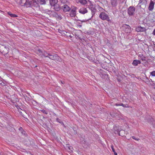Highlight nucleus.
<instances>
[{"mask_svg":"<svg viewBox=\"0 0 155 155\" xmlns=\"http://www.w3.org/2000/svg\"><path fill=\"white\" fill-rule=\"evenodd\" d=\"M36 53L39 55H42L45 57H48L50 59L55 61H57L61 62V59L58 55L55 54H51L48 53L47 52L44 51L42 52V51L39 49L36 50Z\"/></svg>","mask_w":155,"mask_h":155,"instance_id":"obj_1","label":"nucleus"},{"mask_svg":"<svg viewBox=\"0 0 155 155\" xmlns=\"http://www.w3.org/2000/svg\"><path fill=\"white\" fill-rule=\"evenodd\" d=\"M99 17L102 20H106L110 22L111 21L108 15L104 12H101L99 15Z\"/></svg>","mask_w":155,"mask_h":155,"instance_id":"obj_2","label":"nucleus"},{"mask_svg":"<svg viewBox=\"0 0 155 155\" xmlns=\"http://www.w3.org/2000/svg\"><path fill=\"white\" fill-rule=\"evenodd\" d=\"M77 8L74 6H71V8L70 13V16L71 17H75L76 16V10Z\"/></svg>","mask_w":155,"mask_h":155,"instance_id":"obj_3","label":"nucleus"},{"mask_svg":"<svg viewBox=\"0 0 155 155\" xmlns=\"http://www.w3.org/2000/svg\"><path fill=\"white\" fill-rule=\"evenodd\" d=\"M8 48L3 45L0 46V52L4 55L7 54L8 51Z\"/></svg>","mask_w":155,"mask_h":155,"instance_id":"obj_4","label":"nucleus"},{"mask_svg":"<svg viewBox=\"0 0 155 155\" xmlns=\"http://www.w3.org/2000/svg\"><path fill=\"white\" fill-rule=\"evenodd\" d=\"M122 28L123 31L127 33H130L131 31L130 26L126 24L123 25L122 26Z\"/></svg>","mask_w":155,"mask_h":155,"instance_id":"obj_5","label":"nucleus"},{"mask_svg":"<svg viewBox=\"0 0 155 155\" xmlns=\"http://www.w3.org/2000/svg\"><path fill=\"white\" fill-rule=\"evenodd\" d=\"M135 11V8L133 6H130L128 8V14L129 16H133L134 14Z\"/></svg>","mask_w":155,"mask_h":155,"instance_id":"obj_6","label":"nucleus"},{"mask_svg":"<svg viewBox=\"0 0 155 155\" xmlns=\"http://www.w3.org/2000/svg\"><path fill=\"white\" fill-rule=\"evenodd\" d=\"M71 8V6L70 7L68 5V4L64 5L61 7L63 11L64 12H69Z\"/></svg>","mask_w":155,"mask_h":155,"instance_id":"obj_7","label":"nucleus"},{"mask_svg":"<svg viewBox=\"0 0 155 155\" xmlns=\"http://www.w3.org/2000/svg\"><path fill=\"white\" fill-rule=\"evenodd\" d=\"M89 8L91 11L92 15L91 17H92L94 16L97 11L95 5H91L89 6Z\"/></svg>","mask_w":155,"mask_h":155,"instance_id":"obj_8","label":"nucleus"},{"mask_svg":"<svg viewBox=\"0 0 155 155\" xmlns=\"http://www.w3.org/2000/svg\"><path fill=\"white\" fill-rule=\"evenodd\" d=\"M147 2L146 0H140L138 5H140L139 6L141 8H145Z\"/></svg>","mask_w":155,"mask_h":155,"instance_id":"obj_9","label":"nucleus"},{"mask_svg":"<svg viewBox=\"0 0 155 155\" xmlns=\"http://www.w3.org/2000/svg\"><path fill=\"white\" fill-rule=\"evenodd\" d=\"M147 18V22L148 24L151 25L155 24V21L151 16H148Z\"/></svg>","mask_w":155,"mask_h":155,"instance_id":"obj_10","label":"nucleus"},{"mask_svg":"<svg viewBox=\"0 0 155 155\" xmlns=\"http://www.w3.org/2000/svg\"><path fill=\"white\" fill-rule=\"evenodd\" d=\"M154 4H155L153 1L152 0L150 1L148 8V9L150 11H152L153 9Z\"/></svg>","mask_w":155,"mask_h":155,"instance_id":"obj_11","label":"nucleus"},{"mask_svg":"<svg viewBox=\"0 0 155 155\" xmlns=\"http://www.w3.org/2000/svg\"><path fill=\"white\" fill-rule=\"evenodd\" d=\"M136 31L137 32H144L146 31L145 27H141L140 26H138L136 28Z\"/></svg>","mask_w":155,"mask_h":155,"instance_id":"obj_12","label":"nucleus"},{"mask_svg":"<svg viewBox=\"0 0 155 155\" xmlns=\"http://www.w3.org/2000/svg\"><path fill=\"white\" fill-rule=\"evenodd\" d=\"M53 15L54 17L59 20H61L62 18V17L60 14L56 12H54Z\"/></svg>","mask_w":155,"mask_h":155,"instance_id":"obj_13","label":"nucleus"},{"mask_svg":"<svg viewBox=\"0 0 155 155\" xmlns=\"http://www.w3.org/2000/svg\"><path fill=\"white\" fill-rule=\"evenodd\" d=\"M79 12L80 13L84 14L87 13V10L86 8H82L79 9Z\"/></svg>","mask_w":155,"mask_h":155,"instance_id":"obj_14","label":"nucleus"},{"mask_svg":"<svg viewBox=\"0 0 155 155\" xmlns=\"http://www.w3.org/2000/svg\"><path fill=\"white\" fill-rule=\"evenodd\" d=\"M31 1L29 0H26V2L24 3L23 6L27 7H30L31 6Z\"/></svg>","mask_w":155,"mask_h":155,"instance_id":"obj_15","label":"nucleus"},{"mask_svg":"<svg viewBox=\"0 0 155 155\" xmlns=\"http://www.w3.org/2000/svg\"><path fill=\"white\" fill-rule=\"evenodd\" d=\"M53 6L54 9L55 11H58L60 10V6L57 3L54 5Z\"/></svg>","mask_w":155,"mask_h":155,"instance_id":"obj_16","label":"nucleus"},{"mask_svg":"<svg viewBox=\"0 0 155 155\" xmlns=\"http://www.w3.org/2000/svg\"><path fill=\"white\" fill-rule=\"evenodd\" d=\"M58 0H50V5L52 6H53L58 3Z\"/></svg>","mask_w":155,"mask_h":155,"instance_id":"obj_17","label":"nucleus"},{"mask_svg":"<svg viewBox=\"0 0 155 155\" xmlns=\"http://www.w3.org/2000/svg\"><path fill=\"white\" fill-rule=\"evenodd\" d=\"M31 5L30 7H32L33 8V7H35L36 6V5H37V3L35 1V0H32L31 1Z\"/></svg>","mask_w":155,"mask_h":155,"instance_id":"obj_18","label":"nucleus"},{"mask_svg":"<svg viewBox=\"0 0 155 155\" xmlns=\"http://www.w3.org/2000/svg\"><path fill=\"white\" fill-rule=\"evenodd\" d=\"M141 64L140 61L137 60H135L133 62L132 64L134 66H137L138 64Z\"/></svg>","mask_w":155,"mask_h":155,"instance_id":"obj_19","label":"nucleus"},{"mask_svg":"<svg viewBox=\"0 0 155 155\" xmlns=\"http://www.w3.org/2000/svg\"><path fill=\"white\" fill-rule=\"evenodd\" d=\"M117 0H111L110 3L112 6L113 7L115 6L117 4Z\"/></svg>","mask_w":155,"mask_h":155,"instance_id":"obj_20","label":"nucleus"},{"mask_svg":"<svg viewBox=\"0 0 155 155\" xmlns=\"http://www.w3.org/2000/svg\"><path fill=\"white\" fill-rule=\"evenodd\" d=\"M61 3L62 4H69L70 3L69 0H59Z\"/></svg>","mask_w":155,"mask_h":155,"instance_id":"obj_21","label":"nucleus"},{"mask_svg":"<svg viewBox=\"0 0 155 155\" xmlns=\"http://www.w3.org/2000/svg\"><path fill=\"white\" fill-rule=\"evenodd\" d=\"M115 105L117 106H123V107H129V106L128 104L124 105L122 103L120 104H115Z\"/></svg>","mask_w":155,"mask_h":155,"instance_id":"obj_22","label":"nucleus"},{"mask_svg":"<svg viewBox=\"0 0 155 155\" xmlns=\"http://www.w3.org/2000/svg\"><path fill=\"white\" fill-rule=\"evenodd\" d=\"M78 2H79L82 5H85L87 3V1L86 0H78Z\"/></svg>","mask_w":155,"mask_h":155,"instance_id":"obj_23","label":"nucleus"},{"mask_svg":"<svg viewBox=\"0 0 155 155\" xmlns=\"http://www.w3.org/2000/svg\"><path fill=\"white\" fill-rule=\"evenodd\" d=\"M64 34L67 37H70L72 38L74 35L73 34H69L67 32H66V34Z\"/></svg>","mask_w":155,"mask_h":155,"instance_id":"obj_24","label":"nucleus"},{"mask_svg":"<svg viewBox=\"0 0 155 155\" xmlns=\"http://www.w3.org/2000/svg\"><path fill=\"white\" fill-rule=\"evenodd\" d=\"M8 14L11 17H18V16L15 14H12L10 12H8Z\"/></svg>","mask_w":155,"mask_h":155,"instance_id":"obj_25","label":"nucleus"},{"mask_svg":"<svg viewBox=\"0 0 155 155\" xmlns=\"http://www.w3.org/2000/svg\"><path fill=\"white\" fill-rule=\"evenodd\" d=\"M38 2L41 5H45L46 3V2L45 0H38Z\"/></svg>","mask_w":155,"mask_h":155,"instance_id":"obj_26","label":"nucleus"},{"mask_svg":"<svg viewBox=\"0 0 155 155\" xmlns=\"http://www.w3.org/2000/svg\"><path fill=\"white\" fill-rule=\"evenodd\" d=\"M140 57L142 61H146V57L144 56L143 55H142L141 56H140Z\"/></svg>","mask_w":155,"mask_h":155,"instance_id":"obj_27","label":"nucleus"},{"mask_svg":"<svg viewBox=\"0 0 155 155\" xmlns=\"http://www.w3.org/2000/svg\"><path fill=\"white\" fill-rule=\"evenodd\" d=\"M150 75L152 76L155 77V71H153L150 73Z\"/></svg>","mask_w":155,"mask_h":155,"instance_id":"obj_28","label":"nucleus"},{"mask_svg":"<svg viewBox=\"0 0 155 155\" xmlns=\"http://www.w3.org/2000/svg\"><path fill=\"white\" fill-rule=\"evenodd\" d=\"M41 111L43 112V113L45 114H48V112L46 110H45L43 109L41 110Z\"/></svg>","mask_w":155,"mask_h":155,"instance_id":"obj_29","label":"nucleus"},{"mask_svg":"<svg viewBox=\"0 0 155 155\" xmlns=\"http://www.w3.org/2000/svg\"><path fill=\"white\" fill-rule=\"evenodd\" d=\"M26 0H21V5L23 6L24 3L26 2Z\"/></svg>","mask_w":155,"mask_h":155,"instance_id":"obj_30","label":"nucleus"},{"mask_svg":"<svg viewBox=\"0 0 155 155\" xmlns=\"http://www.w3.org/2000/svg\"><path fill=\"white\" fill-rule=\"evenodd\" d=\"M132 138L135 140H139V139L138 138H136L134 136H133L132 137Z\"/></svg>","mask_w":155,"mask_h":155,"instance_id":"obj_31","label":"nucleus"},{"mask_svg":"<svg viewBox=\"0 0 155 155\" xmlns=\"http://www.w3.org/2000/svg\"><path fill=\"white\" fill-rule=\"evenodd\" d=\"M111 147L112 149V151L114 153V152H116L115 150H114V146H113V145H111Z\"/></svg>","mask_w":155,"mask_h":155,"instance_id":"obj_32","label":"nucleus"},{"mask_svg":"<svg viewBox=\"0 0 155 155\" xmlns=\"http://www.w3.org/2000/svg\"><path fill=\"white\" fill-rule=\"evenodd\" d=\"M19 130L20 131H22V130H23V129H22V128L21 127H20L19 128Z\"/></svg>","mask_w":155,"mask_h":155,"instance_id":"obj_33","label":"nucleus"},{"mask_svg":"<svg viewBox=\"0 0 155 155\" xmlns=\"http://www.w3.org/2000/svg\"><path fill=\"white\" fill-rule=\"evenodd\" d=\"M152 34L154 35H155V29L153 31Z\"/></svg>","mask_w":155,"mask_h":155,"instance_id":"obj_34","label":"nucleus"},{"mask_svg":"<svg viewBox=\"0 0 155 155\" xmlns=\"http://www.w3.org/2000/svg\"><path fill=\"white\" fill-rule=\"evenodd\" d=\"M78 21H81V23L82 22H84L85 21H84V20H78Z\"/></svg>","mask_w":155,"mask_h":155,"instance_id":"obj_35","label":"nucleus"},{"mask_svg":"<svg viewBox=\"0 0 155 155\" xmlns=\"http://www.w3.org/2000/svg\"><path fill=\"white\" fill-rule=\"evenodd\" d=\"M68 148L69 150H71L72 147L71 146L68 147Z\"/></svg>","mask_w":155,"mask_h":155,"instance_id":"obj_36","label":"nucleus"},{"mask_svg":"<svg viewBox=\"0 0 155 155\" xmlns=\"http://www.w3.org/2000/svg\"><path fill=\"white\" fill-rule=\"evenodd\" d=\"M124 130H121V131H120V132H119V135H120V136H122V135H120V132H124Z\"/></svg>","mask_w":155,"mask_h":155,"instance_id":"obj_37","label":"nucleus"},{"mask_svg":"<svg viewBox=\"0 0 155 155\" xmlns=\"http://www.w3.org/2000/svg\"><path fill=\"white\" fill-rule=\"evenodd\" d=\"M60 120L58 118H56V120L58 122H59V120Z\"/></svg>","mask_w":155,"mask_h":155,"instance_id":"obj_38","label":"nucleus"},{"mask_svg":"<svg viewBox=\"0 0 155 155\" xmlns=\"http://www.w3.org/2000/svg\"><path fill=\"white\" fill-rule=\"evenodd\" d=\"M114 155H117V153L116 152H114Z\"/></svg>","mask_w":155,"mask_h":155,"instance_id":"obj_39","label":"nucleus"},{"mask_svg":"<svg viewBox=\"0 0 155 155\" xmlns=\"http://www.w3.org/2000/svg\"><path fill=\"white\" fill-rule=\"evenodd\" d=\"M99 8H100V9H102V10H103V9L101 7H99Z\"/></svg>","mask_w":155,"mask_h":155,"instance_id":"obj_40","label":"nucleus"},{"mask_svg":"<svg viewBox=\"0 0 155 155\" xmlns=\"http://www.w3.org/2000/svg\"><path fill=\"white\" fill-rule=\"evenodd\" d=\"M78 26L80 27H81V25H78Z\"/></svg>","mask_w":155,"mask_h":155,"instance_id":"obj_41","label":"nucleus"},{"mask_svg":"<svg viewBox=\"0 0 155 155\" xmlns=\"http://www.w3.org/2000/svg\"><path fill=\"white\" fill-rule=\"evenodd\" d=\"M153 1L154 2V3H155V0H153Z\"/></svg>","mask_w":155,"mask_h":155,"instance_id":"obj_42","label":"nucleus"},{"mask_svg":"<svg viewBox=\"0 0 155 155\" xmlns=\"http://www.w3.org/2000/svg\"><path fill=\"white\" fill-rule=\"evenodd\" d=\"M147 79L148 80H149V79L147 78Z\"/></svg>","mask_w":155,"mask_h":155,"instance_id":"obj_43","label":"nucleus"},{"mask_svg":"<svg viewBox=\"0 0 155 155\" xmlns=\"http://www.w3.org/2000/svg\"><path fill=\"white\" fill-rule=\"evenodd\" d=\"M84 143H86H86L85 142V141H84Z\"/></svg>","mask_w":155,"mask_h":155,"instance_id":"obj_44","label":"nucleus"},{"mask_svg":"<svg viewBox=\"0 0 155 155\" xmlns=\"http://www.w3.org/2000/svg\"><path fill=\"white\" fill-rule=\"evenodd\" d=\"M2 82H1V83L0 82V84H2Z\"/></svg>","mask_w":155,"mask_h":155,"instance_id":"obj_45","label":"nucleus"},{"mask_svg":"<svg viewBox=\"0 0 155 155\" xmlns=\"http://www.w3.org/2000/svg\"><path fill=\"white\" fill-rule=\"evenodd\" d=\"M78 24H80V23H78Z\"/></svg>","mask_w":155,"mask_h":155,"instance_id":"obj_46","label":"nucleus"}]
</instances>
